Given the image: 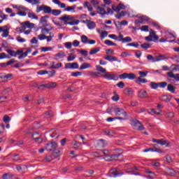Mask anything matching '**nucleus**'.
<instances>
[{
    "label": "nucleus",
    "instance_id": "nucleus-1",
    "mask_svg": "<svg viewBox=\"0 0 179 179\" xmlns=\"http://www.w3.org/2000/svg\"><path fill=\"white\" fill-rule=\"evenodd\" d=\"M127 9V6L123 3H119L118 6H115V5H112V9L109 7L107 8V11L103 8L98 6L96 8V12L101 16H104L105 15H114V12L116 13H120V10H124Z\"/></svg>",
    "mask_w": 179,
    "mask_h": 179
},
{
    "label": "nucleus",
    "instance_id": "nucleus-2",
    "mask_svg": "<svg viewBox=\"0 0 179 179\" xmlns=\"http://www.w3.org/2000/svg\"><path fill=\"white\" fill-rule=\"evenodd\" d=\"M48 19H50V15L43 16L40 19V23L42 24L41 33H43L44 34H48V32L54 29L50 24H48Z\"/></svg>",
    "mask_w": 179,
    "mask_h": 179
},
{
    "label": "nucleus",
    "instance_id": "nucleus-3",
    "mask_svg": "<svg viewBox=\"0 0 179 179\" xmlns=\"http://www.w3.org/2000/svg\"><path fill=\"white\" fill-rule=\"evenodd\" d=\"M72 17L71 15H64L59 17V20H62L64 22V24H70L71 26H76V24H79V20H75L71 22H68L69 20H71Z\"/></svg>",
    "mask_w": 179,
    "mask_h": 179
},
{
    "label": "nucleus",
    "instance_id": "nucleus-4",
    "mask_svg": "<svg viewBox=\"0 0 179 179\" xmlns=\"http://www.w3.org/2000/svg\"><path fill=\"white\" fill-rule=\"evenodd\" d=\"M106 52L107 54V56L104 57V59H106V61H109L110 62H114L115 61H117V62H121V60H118V58H117L116 57L110 55V54H111L112 55H114V50L107 49L106 50Z\"/></svg>",
    "mask_w": 179,
    "mask_h": 179
},
{
    "label": "nucleus",
    "instance_id": "nucleus-5",
    "mask_svg": "<svg viewBox=\"0 0 179 179\" xmlns=\"http://www.w3.org/2000/svg\"><path fill=\"white\" fill-rule=\"evenodd\" d=\"M146 41H154L155 43H159V36H157L156 32L153 30L150 31V35L145 38Z\"/></svg>",
    "mask_w": 179,
    "mask_h": 179
},
{
    "label": "nucleus",
    "instance_id": "nucleus-6",
    "mask_svg": "<svg viewBox=\"0 0 179 179\" xmlns=\"http://www.w3.org/2000/svg\"><path fill=\"white\" fill-rule=\"evenodd\" d=\"M131 124L134 127V129H136L137 131H143V129H145L143 124H142V123L138 120H131Z\"/></svg>",
    "mask_w": 179,
    "mask_h": 179
},
{
    "label": "nucleus",
    "instance_id": "nucleus-7",
    "mask_svg": "<svg viewBox=\"0 0 179 179\" xmlns=\"http://www.w3.org/2000/svg\"><path fill=\"white\" fill-rule=\"evenodd\" d=\"M41 10H43L44 13H51L52 9L51 8V7L43 4L41 6H38L36 7L37 13H39V12H41Z\"/></svg>",
    "mask_w": 179,
    "mask_h": 179
},
{
    "label": "nucleus",
    "instance_id": "nucleus-8",
    "mask_svg": "<svg viewBox=\"0 0 179 179\" xmlns=\"http://www.w3.org/2000/svg\"><path fill=\"white\" fill-rule=\"evenodd\" d=\"M150 86L151 89H158V87H161V89H164V87H167V83L166 82H161V83H155L151 82L150 84Z\"/></svg>",
    "mask_w": 179,
    "mask_h": 179
},
{
    "label": "nucleus",
    "instance_id": "nucleus-9",
    "mask_svg": "<svg viewBox=\"0 0 179 179\" xmlns=\"http://www.w3.org/2000/svg\"><path fill=\"white\" fill-rule=\"evenodd\" d=\"M119 78L120 79H129L130 80H134V79L136 78V75L133 73H124L122 74L119 75Z\"/></svg>",
    "mask_w": 179,
    "mask_h": 179
},
{
    "label": "nucleus",
    "instance_id": "nucleus-10",
    "mask_svg": "<svg viewBox=\"0 0 179 179\" xmlns=\"http://www.w3.org/2000/svg\"><path fill=\"white\" fill-rule=\"evenodd\" d=\"M101 77L104 79H107L108 80H117V79H118V76H117V75L107 71L105 74H103Z\"/></svg>",
    "mask_w": 179,
    "mask_h": 179
},
{
    "label": "nucleus",
    "instance_id": "nucleus-11",
    "mask_svg": "<svg viewBox=\"0 0 179 179\" xmlns=\"http://www.w3.org/2000/svg\"><path fill=\"white\" fill-rule=\"evenodd\" d=\"M57 148H58V144L54 141L48 143L45 145V149L46 150H48V152L55 150V149H57Z\"/></svg>",
    "mask_w": 179,
    "mask_h": 179
},
{
    "label": "nucleus",
    "instance_id": "nucleus-12",
    "mask_svg": "<svg viewBox=\"0 0 179 179\" xmlns=\"http://www.w3.org/2000/svg\"><path fill=\"white\" fill-rule=\"evenodd\" d=\"M114 113L115 115H123V117H128L127 111H125V110L121 108H115Z\"/></svg>",
    "mask_w": 179,
    "mask_h": 179
},
{
    "label": "nucleus",
    "instance_id": "nucleus-13",
    "mask_svg": "<svg viewBox=\"0 0 179 179\" xmlns=\"http://www.w3.org/2000/svg\"><path fill=\"white\" fill-rule=\"evenodd\" d=\"M32 138L34 140H35V142L36 143H41V142H43V138H41V134H40V133L38 131L34 132L32 134Z\"/></svg>",
    "mask_w": 179,
    "mask_h": 179
},
{
    "label": "nucleus",
    "instance_id": "nucleus-14",
    "mask_svg": "<svg viewBox=\"0 0 179 179\" xmlns=\"http://www.w3.org/2000/svg\"><path fill=\"white\" fill-rule=\"evenodd\" d=\"M122 173H119L118 171H117V169L114 168V169H111L109 171V177H118L119 176H122Z\"/></svg>",
    "mask_w": 179,
    "mask_h": 179
},
{
    "label": "nucleus",
    "instance_id": "nucleus-15",
    "mask_svg": "<svg viewBox=\"0 0 179 179\" xmlns=\"http://www.w3.org/2000/svg\"><path fill=\"white\" fill-rule=\"evenodd\" d=\"M65 57H66V55L64 51L61 50L55 55V61H59V59H63Z\"/></svg>",
    "mask_w": 179,
    "mask_h": 179
},
{
    "label": "nucleus",
    "instance_id": "nucleus-16",
    "mask_svg": "<svg viewBox=\"0 0 179 179\" xmlns=\"http://www.w3.org/2000/svg\"><path fill=\"white\" fill-rule=\"evenodd\" d=\"M13 76V74L8 73L6 76L1 75L0 79H1L2 82H8L9 80H12V78Z\"/></svg>",
    "mask_w": 179,
    "mask_h": 179
},
{
    "label": "nucleus",
    "instance_id": "nucleus-17",
    "mask_svg": "<svg viewBox=\"0 0 179 179\" xmlns=\"http://www.w3.org/2000/svg\"><path fill=\"white\" fill-rule=\"evenodd\" d=\"M166 75L169 78H171V79H175L176 82H179V73L174 74L173 71H170L168 72Z\"/></svg>",
    "mask_w": 179,
    "mask_h": 179
},
{
    "label": "nucleus",
    "instance_id": "nucleus-18",
    "mask_svg": "<svg viewBox=\"0 0 179 179\" xmlns=\"http://www.w3.org/2000/svg\"><path fill=\"white\" fill-rule=\"evenodd\" d=\"M83 23H87V26L88 27V29H94L96 27V24L94 23V22L93 21H90V20H83Z\"/></svg>",
    "mask_w": 179,
    "mask_h": 179
},
{
    "label": "nucleus",
    "instance_id": "nucleus-19",
    "mask_svg": "<svg viewBox=\"0 0 179 179\" xmlns=\"http://www.w3.org/2000/svg\"><path fill=\"white\" fill-rule=\"evenodd\" d=\"M167 90L170 92V93L174 94L176 93V90L177 87H176L173 84H167Z\"/></svg>",
    "mask_w": 179,
    "mask_h": 179
},
{
    "label": "nucleus",
    "instance_id": "nucleus-20",
    "mask_svg": "<svg viewBox=\"0 0 179 179\" xmlns=\"http://www.w3.org/2000/svg\"><path fill=\"white\" fill-rule=\"evenodd\" d=\"M138 97L140 99H146L148 97V92L144 90L138 91Z\"/></svg>",
    "mask_w": 179,
    "mask_h": 179
},
{
    "label": "nucleus",
    "instance_id": "nucleus-21",
    "mask_svg": "<svg viewBox=\"0 0 179 179\" xmlns=\"http://www.w3.org/2000/svg\"><path fill=\"white\" fill-rule=\"evenodd\" d=\"M152 142L154 143H159V145H164L166 143H167V141L164 139H156L153 138Z\"/></svg>",
    "mask_w": 179,
    "mask_h": 179
},
{
    "label": "nucleus",
    "instance_id": "nucleus-22",
    "mask_svg": "<svg viewBox=\"0 0 179 179\" xmlns=\"http://www.w3.org/2000/svg\"><path fill=\"white\" fill-rule=\"evenodd\" d=\"M160 99L162 101H164L165 103H169L171 101V96L164 95L161 96Z\"/></svg>",
    "mask_w": 179,
    "mask_h": 179
},
{
    "label": "nucleus",
    "instance_id": "nucleus-23",
    "mask_svg": "<svg viewBox=\"0 0 179 179\" xmlns=\"http://www.w3.org/2000/svg\"><path fill=\"white\" fill-rule=\"evenodd\" d=\"M52 156H53L54 159H57V157H59V156H61V151L59 150H57V148H55V150H53Z\"/></svg>",
    "mask_w": 179,
    "mask_h": 179
},
{
    "label": "nucleus",
    "instance_id": "nucleus-24",
    "mask_svg": "<svg viewBox=\"0 0 179 179\" xmlns=\"http://www.w3.org/2000/svg\"><path fill=\"white\" fill-rule=\"evenodd\" d=\"M97 144L100 148H106V146H107V141L100 139L97 141Z\"/></svg>",
    "mask_w": 179,
    "mask_h": 179
},
{
    "label": "nucleus",
    "instance_id": "nucleus-25",
    "mask_svg": "<svg viewBox=\"0 0 179 179\" xmlns=\"http://www.w3.org/2000/svg\"><path fill=\"white\" fill-rule=\"evenodd\" d=\"M96 69L97 72H99L100 73H106L107 72V70L100 65H96Z\"/></svg>",
    "mask_w": 179,
    "mask_h": 179
},
{
    "label": "nucleus",
    "instance_id": "nucleus-26",
    "mask_svg": "<svg viewBox=\"0 0 179 179\" xmlns=\"http://www.w3.org/2000/svg\"><path fill=\"white\" fill-rule=\"evenodd\" d=\"M55 87H57V83H49L45 84L46 89H55Z\"/></svg>",
    "mask_w": 179,
    "mask_h": 179
},
{
    "label": "nucleus",
    "instance_id": "nucleus-27",
    "mask_svg": "<svg viewBox=\"0 0 179 179\" xmlns=\"http://www.w3.org/2000/svg\"><path fill=\"white\" fill-rule=\"evenodd\" d=\"M87 68H92V65L89 63H83L80 66V70L87 69Z\"/></svg>",
    "mask_w": 179,
    "mask_h": 179
},
{
    "label": "nucleus",
    "instance_id": "nucleus-28",
    "mask_svg": "<svg viewBox=\"0 0 179 179\" xmlns=\"http://www.w3.org/2000/svg\"><path fill=\"white\" fill-rule=\"evenodd\" d=\"M52 66H50L51 69H59V68H62V63L59 62L57 63L56 65L54 64L55 63H52Z\"/></svg>",
    "mask_w": 179,
    "mask_h": 179
},
{
    "label": "nucleus",
    "instance_id": "nucleus-29",
    "mask_svg": "<svg viewBox=\"0 0 179 179\" xmlns=\"http://www.w3.org/2000/svg\"><path fill=\"white\" fill-rule=\"evenodd\" d=\"M136 83H138V85H141V83H148V80L146 79H142V77H138L136 80Z\"/></svg>",
    "mask_w": 179,
    "mask_h": 179
},
{
    "label": "nucleus",
    "instance_id": "nucleus-30",
    "mask_svg": "<svg viewBox=\"0 0 179 179\" xmlns=\"http://www.w3.org/2000/svg\"><path fill=\"white\" fill-rule=\"evenodd\" d=\"M62 13V11L61 10L53 9V10H52L50 13H52V15H53V16H59V15H61Z\"/></svg>",
    "mask_w": 179,
    "mask_h": 179
},
{
    "label": "nucleus",
    "instance_id": "nucleus-31",
    "mask_svg": "<svg viewBox=\"0 0 179 179\" xmlns=\"http://www.w3.org/2000/svg\"><path fill=\"white\" fill-rule=\"evenodd\" d=\"M140 20L143 23V22H149L150 20V18L146 15H141L139 17Z\"/></svg>",
    "mask_w": 179,
    "mask_h": 179
},
{
    "label": "nucleus",
    "instance_id": "nucleus-32",
    "mask_svg": "<svg viewBox=\"0 0 179 179\" xmlns=\"http://www.w3.org/2000/svg\"><path fill=\"white\" fill-rule=\"evenodd\" d=\"M90 76L91 78L96 79V78H100V73L98 72H90Z\"/></svg>",
    "mask_w": 179,
    "mask_h": 179
},
{
    "label": "nucleus",
    "instance_id": "nucleus-33",
    "mask_svg": "<svg viewBox=\"0 0 179 179\" xmlns=\"http://www.w3.org/2000/svg\"><path fill=\"white\" fill-rule=\"evenodd\" d=\"M99 51H100V48H93L90 51V55H94V54H97Z\"/></svg>",
    "mask_w": 179,
    "mask_h": 179
},
{
    "label": "nucleus",
    "instance_id": "nucleus-34",
    "mask_svg": "<svg viewBox=\"0 0 179 179\" xmlns=\"http://www.w3.org/2000/svg\"><path fill=\"white\" fill-rule=\"evenodd\" d=\"M73 149H79L80 148L81 143L76 141H74V143H72Z\"/></svg>",
    "mask_w": 179,
    "mask_h": 179
},
{
    "label": "nucleus",
    "instance_id": "nucleus-35",
    "mask_svg": "<svg viewBox=\"0 0 179 179\" xmlns=\"http://www.w3.org/2000/svg\"><path fill=\"white\" fill-rule=\"evenodd\" d=\"M120 154H119V155H112V156L109 157L108 159H106V160H107V161L117 160V159H118V157H120Z\"/></svg>",
    "mask_w": 179,
    "mask_h": 179
},
{
    "label": "nucleus",
    "instance_id": "nucleus-36",
    "mask_svg": "<svg viewBox=\"0 0 179 179\" xmlns=\"http://www.w3.org/2000/svg\"><path fill=\"white\" fill-rule=\"evenodd\" d=\"M28 17H30V19H35L36 20H38V17L37 16V15L33 13H29Z\"/></svg>",
    "mask_w": 179,
    "mask_h": 179
},
{
    "label": "nucleus",
    "instance_id": "nucleus-37",
    "mask_svg": "<svg viewBox=\"0 0 179 179\" xmlns=\"http://www.w3.org/2000/svg\"><path fill=\"white\" fill-rule=\"evenodd\" d=\"M81 41L83 43V44H87V42L89 41V38L86 36L85 35L81 36Z\"/></svg>",
    "mask_w": 179,
    "mask_h": 179
},
{
    "label": "nucleus",
    "instance_id": "nucleus-38",
    "mask_svg": "<svg viewBox=\"0 0 179 179\" xmlns=\"http://www.w3.org/2000/svg\"><path fill=\"white\" fill-rule=\"evenodd\" d=\"M75 9H76V5H73L72 6H67V8H66L64 9L65 11L66 12H71V10H75Z\"/></svg>",
    "mask_w": 179,
    "mask_h": 179
},
{
    "label": "nucleus",
    "instance_id": "nucleus-39",
    "mask_svg": "<svg viewBox=\"0 0 179 179\" xmlns=\"http://www.w3.org/2000/svg\"><path fill=\"white\" fill-rule=\"evenodd\" d=\"M48 34H50V36H45V39H47L48 42L52 41V38L54 37V34L52 32H48Z\"/></svg>",
    "mask_w": 179,
    "mask_h": 179
},
{
    "label": "nucleus",
    "instance_id": "nucleus-40",
    "mask_svg": "<svg viewBox=\"0 0 179 179\" xmlns=\"http://www.w3.org/2000/svg\"><path fill=\"white\" fill-rule=\"evenodd\" d=\"M149 114H156L157 115H160V113H162V110H159V112L156 111L155 109H150L148 110Z\"/></svg>",
    "mask_w": 179,
    "mask_h": 179
},
{
    "label": "nucleus",
    "instance_id": "nucleus-41",
    "mask_svg": "<svg viewBox=\"0 0 179 179\" xmlns=\"http://www.w3.org/2000/svg\"><path fill=\"white\" fill-rule=\"evenodd\" d=\"M25 26H27L29 29H33L34 27V24L30 23L29 21H26L23 23Z\"/></svg>",
    "mask_w": 179,
    "mask_h": 179
},
{
    "label": "nucleus",
    "instance_id": "nucleus-42",
    "mask_svg": "<svg viewBox=\"0 0 179 179\" xmlns=\"http://www.w3.org/2000/svg\"><path fill=\"white\" fill-rule=\"evenodd\" d=\"M52 48L51 47H42L41 49V51L42 52H45L47 51H52Z\"/></svg>",
    "mask_w": 179,
    "mask_h": 179
},
{
    "label": "nucleus",
    "instance_id": "nucleus-43",
    "mask_svg": "<svg viewBox=\"0 0 179 179\" xmlns=\"http://www.w3.org/2000/svg\"><path fill=\"white\" fill-rule=\"evenodd\" d=\"M107 36H108V32H107V31H102L100 34L101 40H103L104 37H107Z\"/></svg>",
    "mask_w": 179,
    "mask_h": 179
},
{
    "label": "nucleus",
    "instance_id": "nucleus-44",
    "mask_svg": "<svg viewBox=\"0 0 179 179\" xmlns=\"http://www.w3.org/2000/svg\"><path fill=\"white\" fill-rule=\"evenodd\" d=\"M104 43L106 45H117V43H113V41H110V40H106L104 41Z\"/></svg>",
    "mask_w": 179,
    "mask_h": 179
},
{
    "label": "nucleus",
    "instance_id": "nucleus-45",
    "mask_svg": "<svg viewBox=\"0 0 179 179\" xmlns=\"http://www.w3.org/2000/svg\"><path fill=\"white\" fill-rule=\"evenodd\" d=\"M127 46L128 47H135L136 48H138V47H139V43H138L137 42L131 43H128Z\"/></svg>",
    "mask_w": 179,
    "mask_h": 179
},
{
    "label": "nucleus",
    "instance_id": "nucleus-46",
    "mask_svg": "<svg viewBox=\"0 0 179 179\" xmlns=\"http://www.w3.org/2000/svg\"><path fill=\"white\" fill-rule=\"evenodd\" d=\"M7 52L11 57H16V52H15L14 50L9 49V50H7Z\"/></svg>",
    "mask_w": 179,
    "mask_h": 179
},
{
    "label": "nucleus",
    "instance_id": "nucleus-47",
    "mask_svg": "<svg viewBox=\"0 0 179 179\" xmlns=\"http://www.w3.org/2000/svg\"><path fill=\"white\" fill-rule=\"evenodd\" d=\"M141 48H144V50H148V48H150V44L149 43H143L141 45Z\"/></svg>",
    "mask_w": 179,
    "mask_h": 179
},
{
    "label": "nucleus",
    "instance_id": "nucleus-48",
    "mask_svg": "<svg viewBox=\"0 0 179 179\" xmlns=\"http://www.w3.org/2000/svg\"><path fill=\"white\" fill-rule=\"evenodd\" d=\"M8 36H9V29H4L3 31L2 37H8Z\"/></svg>",
    "mask_w": 179,
    "mask_h": 179
},
{
    "label": "nucleus",
    "instance_id": "nucleus-49",
    "mask_svg": "<svg viewBox=\"0 0 179 179\" xmlns=\"http://www.w3.org/2000/svg\"><path fill=\"white\" fill-rule=\"evenodd\" d=\"M79 69V64L78 62H73L71 63V69Z\"/></svg>",
    "mask_w": 179,
    "mask_h": 179
},
{
    "label": "nucleus",
    "instance_id": "nucleus-50",
    "mask_svg": "<svg viewBox=\"0 0 179 179\" xmlns=\"http://www.w3.org/2000/svg\"><path fill=\"white\" fill-rule=\"evenodd\" d=\"M78 52H80L81 55H83V57H87L88 52L87 50H78Z\"/></svg>",
    "mask_w": 179,
    "mask_h": 179
},
{
    "label": "nucleus",
    "instance_id": "nucleus-51",
    "mask_svg": "<svg viewBox=\"0 0 179 179\" xmlns=\"http://www.w3.org/2000/svg\"><path fill=\"white\" fill-rule=\"evenodd\" d=\"M132 41V38L129 36H127L124 38L122 43H131Z\"/></svg>",
    "mask_w": 179,
    "mask_h": 179
},
{
    "label": "nucleus",
    "instance_id": "nucleus-52",
    "mask_svg": "<svg viewBox=\"0 0 179 179\" xmlns=\"http://www.w3.org/2000/svg\"><path fill=\"white\" fill-rule=\"evenodd\" d=\"M71 76H74V77L82 76V72H80V71L72 72Z\"/></svg>",
    "mask_w": 179,
    "mask_h": 179
},
{
    "label": "nucleus",
    "instance_id": "nucleus-53",
    "mask_svg": "<svg viewBox=\"0 0 179 179\" xmlns=\"http://www.w3.org/2000/svg\"><path fill=\"white\" fill-rule=\"evenodd\" d=\"M117 86L120 89H124V87H125V84L124 83V82L120 81L117 84Z\"/></svg>",
    "mask_w": 179,
    "mask_h": 179
},
{
    "label": "nucleus",
    "instance_id": "nucleus-54",
    "mask_svg": "<svg viewBox=\"0 0 179 179\" xmlns=\"http://www.w3.org/2000/svg\"><path fill=\"white\" fill-rule=\"evenodd\" d=\"M164 59V55L157 56V57L155 58V62H158L159 61H163Z\"/></svg>",
    "mask_w": 179,
    "mask_h": 179
},
{
    "label": "nucleus",
    "instance_id": "nucleus-55",
    "mask_svg": "<svg viewBox=\"0 0 179 179\" xmlns=\"http://www.w3.org/2000/svg\"><path fill=\"white\" fill-rule=\"evenodd\" d=\"M138 74L140 75V78H145L148 76V71H145V72L139 71Z\"/></svg>",
    "mask_w": 179,
    "mask_h": 179
},
{
    "label": "nucleus",
    "instance_id": "nucleus-56",
    "mask_svg": "<svg viewBox=\"0 0 179 179\" xmlns=\"http://www.w3.org/2000/svg\"><path fill=\"white\" fill-rule=\"evenodd\" d=\"M54 157L52 156V155H51L49 156H46L45 160H46V162H51L52 160H54Z\"/></svg>",
    "mask_w": 179,
    "mask_h": 179
},
{
    "label": "nucleus",
    "instance_id": "nucleus-57",
    "mask_svg": "<svg viewBox=\"0 0 179 179\" xmlns=\"http://www.w3.org/2000/svg\"><path fill=\"white\" fill-rule=\"evenodd\" d=\"M64 46L66 47V48H68V50H71V48H72V43L66 42L64 43Z\"/></svg>",
    "mask_w": 179,
    "mask_h": 179
},
{
    "label": "nucleus",
    "instance_id": "nucleus-58",
    "mask_svg": "<svg viewBox=\"0 0 179 179\" xmlns=\"http://www.w3.org/2000/svg\"><path fill=\"white\" fill-rule=\"evenodd\" d=\"M47 34H44V33H42L41 34L38 35V38L40 39L41 41V40H45V37H46V35Z\"/></svg>",
    "mask_w": 179,
    "mask_h": 179
},
{
    "label": "nucleus",
    "instance_id": "nucleus-59",
    "mask_svg": "<svg viewBox=\"0 0 179 179\" xmlns=\"http://www.w3.org/2000/svg\"><path fill=\"white\" fill-rule=\"evenodd\" d=\"M142 31H149V26L148 25H143L141 28Z\"/></svg>",
    "mask_w": 179,
    "mask_h": 179
},
{
    "label": "nucleus",
    "instance_id": "nucleus-60",
    "mask_svg": "<svg viewBox=\"0 0 179 179\" xmlns=\"http://www.w3.org/2000/svg\"><path fill=\"white\" fill-rule=\"evenodd\" d=\"M166 117H167V118H174V113L169 112L166 114Z\"/></svg>",
    "mask_w": 179,
    "mask_h": 179
},
{
    "label": "nucleus",
    "instance_id": "nucleus-61",
    "mask_svg": "<svg viewBox=\"0 0 179 179\" xmlns=\"http://www.w3.org/2000/svg\"><path fill=\"white\" fill-rule=\"evenodd\" d=\"M20 12H21L22 10H29V8L23 6H18V10Z\"/></svg>",
    "mask_w": 179,
    "mask_h": 179
},
{
    "label": "nucleus",
    "instance_id": "nucleus-62",
    "mask_svg": "<svg viewBox=\"0 0 179 179\" xmlns=\"http://www.w3.org/2000/svg\"><path fill=\"white\" fill-rule=\"evenodd\" d=\"M75 58H76V55H73V56H71L69 55L68 57H67V61L69 62H71V61H73V59H75Z\"/></svg>",
    "mask_w": 179,
    "mask_h": 179
},
{
    "label": "nucleus",
    "instance_id": "nucleus-63",
    "mask_svg": "<svg viewBox=\"0 0 179 179\" xmlns=\"http://www.w3.org/2000/svg\"><path fill=\"white\" fill-rule=\"evenodd\" d=\"M3 179L12 178V176L9 173H4L2 176Z\"/></svg>",
    "mask_w": 179,
    "mask_h": 179
},
{
    "label": "nucleus",
    "instance_id": "nucleus-64",
    "mask_svg": "<svg viewBox=\"0 0 179 179\" xmlns=\"http://www.w3.org/2000/svg\"><path fill=\"white\" fill-rule=\"evenodd\" d=\"M3 121L6 123H8L9 121H10V117H9V116H8L7 115H4L3 118Z\"/></svg>",
    "mask_w": 179,
    "mask_h": 179
}]
</instances>
